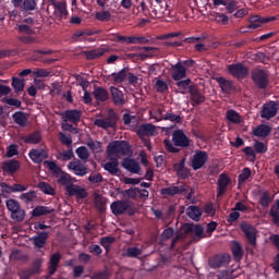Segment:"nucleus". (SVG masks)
Wrapping results in <instances>:
<instances>
[{"label":"nucleus","instance_id":"nucleus-41","mask_svg":"<svg viewBox=\"0 0 279 279\" xmlns=\"http://www.w3.org/2000/svg\"><path fill=\"white\" fill-rule=\"evenodd\" d=\"M226 119L230 123H234L235 125H239L241 123V113L234 109H229L226 112Z\"/></svg>","mask_w":279,"mask_h":279},{"label":"nucleus","instance_id":"nucleus-60","mask_svg":"<svg viewBox=\"0 0 279 279\" xmlns=\"http://www.w3.org/2000/svg\"><path fill=\"white\" fill-rule=\"evenodd\" d=\"M14 156H19V145L13 144L7 148V158H14Z\"/></svg>","mask_w":279,"mask_h":279},{"label":"nucleus","instance_id":"nucleus-47","mask_svg":"<svg viewBox=\"0 0 279 279\" xmlns=\"http://www.w3.org/2000/svg\"><path fill=\"white\" fill-rule=\"evenodd\" d=\"M37 189H39V191H41V193H45V195H56V189H53V186H51V184H49L45 181H40L37 184Z\"/></svg>","mask_w":279,"mask_h":279},{"label":"nucleus","instance_id":"nucleus-49","mask_svg":"<svg viewBox=\"0 0 279 279\" xmlns=\"http://www.w3.org/2000/svg\"><path fill=\"white\" fill-rule=\"evenodd\" d=\"M11 219L14 221H23V219H25V210L21 208V205L19 208L11 211Z\"/></svg>","mask_w":279,"mask_h":279},{"label":"nucleus","instance_id":"nucleus-43","mask_svg":"<svg viewBox=\"0 0 279 279\" xmlns=\"http://www.w3.org/2000/svg\"><path fill=\"white\" fill-rule=\"evenodd\" d=\"M186 215L190 219H193V221H199V219H202V209L197 206H190L186 209Z\"/></svg>","mask_w":279,"mask_h":279},{"label":"nucleus","instance_id":"nucleus-42","mask_svg":"<svg viewBox=\"0 0 279 279\" xmlns=\"http://www.w3.org/2000/svg\"><path fill=\"white\" fill-rule=\"evenodd\" d=\"M11 86L14 89V93L19 95L20 93H23V90H25V80L13 76Z\"/></svg>","mask_w":279,"mask_h":279},{"label":"nucleus","instance_id":"nucleus-37","mask_svg":"<svg viewBox=\"0 0 279 279\" xmlns=\"http://www.w3.org/2000/svg\"><path fill=\"white\" fill-rule=\"evenodd\" d=\"M117 238L112 235L102 236L99 239V244L104 250H106V254H110V250H112V245L116 243Z\"/></svg>","mask_w":279,"mask_h":279},{"label":"nucleus","instance_id":"nucleus-6","mask_svg":"<svg viewBox=\"0 0 279 279\" xmlns=\"http://www.w3.org/2000/svg\"><path fill=\"white\" fill-rule=\"evenodd\" d=\"M172 143L174 147H191V138L182 130H175L172 133Z\"/></svg>","mask_w":279,"mask_h":279},{"label":"nucleus","instance_id":"nucleus-13","mask_svg":"<svg viewBox=\"0 0 279 279\" xmlns=\"http://www.w3.org/2000/svg\"><path fill=\"white\" fill-rule=\"evenodd\" d=\"M53 7V16L57 21H66L69 19V9L65 1H58Z\"/></svg>","mask_w":279,"mask_h":279},{"label":"nucleus","instance_id":"nucleus-40","mask_svg":"<svg viewBox=\"0 0 279 279\" xmlns=\"http://www.w3.org/2000/svg\"><path fill=\"white\" fill-rule=\"evenodd\" d=\"M158 114H160V119L159 121H171V123H180L182 121V117L175 114V113H171V112H167L163 117H162V109H158L157 110Z\"/></svg>","mask_w":279,"mask_h":279},{"label":"nucleus","instance_id":"nucleus-55","mask_svg":"<svg viewBox=\"0 0 279 279\" xmlns=\"http://www.w3.org/2000/svg\"><path fill=\"white\" fill-rule=\"evenodd\" d=\"M76 156H78L81 160H88V158H90V153H88L86 146H80L76 148Z\"/></svg>","mask_w":279,"mask_h":279},{"label":"nucleus","instance_id":"nucleus-28","mask_svg":"<svg viewBox=\"0 0 279 279\" xmlns=\"http://www.w3.org/2000/svg\"><path fill=\"white\" fill-rule=\"evenodd\" d=\"M123 169H126V171H130V173H140L141 172V165L138 161H135L132 158H125L122 161Z\"/></svg>","mask_w":279,"mask_h":279},{"label":"nucleus","instance_id":"nucleus-64","mask_svg":"<svg viewBox=\"0 0 279 279\" xmlns=\"http://www.w3.org/2000/svg\"><path fill=\"white\" fill-rule=\"evenodd\" d=\"M254 149H255L256 154H266L267 146L263 142L255 141Z\"/></svg>","mask_w":279,"mask_h":279},{"label":"nucleus","instance_id":"nucleus-14","mask_svg":"<svg viewBox=\"0 0 279 279\" xmlns=\"http://www.w3.org/2000/svg\"><path fill=\"white\" fill-rule=\"evenodd\" d=\"M109 90L113 106L123 108V106H125V95L121 92V89H119V87L111 86Z\"/></svg>","mask_w":279,"mask_h":279},{"label":"nucleus","instance_id":"nucleus-23","mask_svg":"<svg viewBox=\"0 0 279 279\" xmlns=\"http://www.w3.org/2000/svg\"><path fill=\"white\" fill-rule=\"evenodd\" d=\"M48 239H49V232L47 231L38 232L37 235H34L32 238L34 247H36V250H43V247L47 245Z\"/></svg>","mask_w":279,"mask_h":279},{"label":"nucleus","instance_id":"nucleus-21","mask_svg":"<svg viewBox=\"0 0 279 279\" xmlns=\"http://www.w3.org/2000/svg\"><path fill=\"white\" fill-rule=\"evenodd\" d=\"M241 230L245 234L248 243H251L253 247H256V229L250 223H242Z\"/></svg>","mask_w":279,"mask_h":279},{"label":"nucleus","instance_id":"nucleus-59","mask_svg":"<svg viewBox=\"0 0 279 279\" xmlns=\"http://www.w3.org/2000/svg\"><path fill=\"white\" fill-rule=\"evenodd\" d=\"M5 206L8 208V210H10L11 213H13V210H16V208H19L21 206V203H19V201L10 198L5 201Z\"/></svg>","mask_w":279,"mask_h":279},{"label":"nucleus","instance_id":"nucleus-1","mask_svg":"<svg viewBox=\"0 0 279 279\" xmlns=\"http://www.w3.org/2000/svg\"><path fill=\"white\" fill-rule=\"evenodd\" d=\"M44 165H46L47 169H49L50 173L54 178H57V183L59 184V186H64L65 191H66V187L71 186V184L73 182V177H71V174L64 172L62 170V168H60L59 165L56 163V161L46 160V161H44Z\"/></svg>","mask_w":279,"mask_h":279},{"label":"nucleus","instance_id":"nucleus-12","mask_svg":"<svg viewBox=\"0 0 279 279\" xmlns=\"http://www.w3.org/2000/svg\"><path fill=\"white\" fill-rule=\"evenodd\" d=\"M65 193L69 197H77V199H86V197H88L86 189L77 184H73V182L65 189Z\"/></svg>","mask_w":279,"mask_h":279},{"label":"nucleus","instance_id":"nucleus-25","mask_svg":"<svg viewBox=\"0 0 279 279\" xmlns=\"http://www.w3.org/2000/svg\"><path fill=\"white\" fill-rule=\"evenodd\" d=\"M102 169L108 171L110 175H119V173H121V169H119V159L117 157L110 158V160L102 166Z\"/></svg>","mask_w":279,"mask_h":279},{"label":"nucleus","instance_id":"nucleus-3","mask_svg":"<svg viewBox=\"0 0 279 279\" xmlns=\"http://www.w3.org/2000/svg\"><path fill=\"white\" fill-rule=\"evenodd\" d=\"M130 144L126 141H113L107 146V156H129L130 155Z\"/></svg>","mask_w":279,"mask_h":279},{"label":"nucleus","instance_id":"nucleus-16","mask_svg":"<svg viewBox=\"0 0 279 279\" xmlns=\"http://www.w3.org/2000/svg\"><path fill=\"white\" fill-rule=\"evenodd\" d=\"M230 182H232V179L228 177L226 173H221L218 177V182H217V196L218 197H223L228 191V186H230Z\"/></svg>","mask_w":279,"mask_h":279},{"label":"nucleus","instance_id":"nucleus-32","mask_svg":"<svg viewBox=\"0 0 279 279\" xmlns=\"http://www.w3.org/2000/svg\"><path fill=\"white\" fill-rule=\"evenodd\" d=\"M12 119L20 128H27L28 116L24 111H16L12 114Z\"/></svg>","mask_w":279,"mask_h":279},{"label":"nucleus","instance_id":"nucleus-53","mask_svg":"<svg viewBox=\"0 0 279 279\" xmlns=\"http://www.w3.org/2000/svg\"><path fill=\"white\" fill-rule=\"evenodd\" d=\"M250 178H252V169L244 168L238 177V183L243 184L246 180H250Z\"/></svg>","mask_w":279,"mask_h":279},{"label":"nucleus","instance_id":"nucleus-10","mask_svg":"<svg viewBox=\"0 0 279 279\" xmlns=\"http://www.w3.org/2000/svg\"><path fill=\"white\" fill-rule=\"evenodd\" d=\"M189 69L182 64V61L177 62L171 65L170 75L174 82H180V80H185Z\"/></svg>","mask_w":279,"mask_h":279},{"label":"nucleus","instance_id":"nucleus-22","mask_svg":"<svg viewBox=\"0 0 279 279\" xmlns=\"http://www.w3.org/2000/svg\"><path fill=\"white\" fill-rule=\"evenodd\" d=\"M21 169V161L16 159H9L7 161H3L2 163V171L4 173H8L9 175H14L16 171Z\"/></svg>","mask_w":279,"mask_h":279},{"label":"nucleus","instance_id":"nucleus-8","mask_svg":"<svg viewBox=\"0 0 279 279\" xmlns=\"http://www.w3.org/2000/svg\"><path fill=\"white\" fill-rule=\"evenodd\" d=\"M230 264V255L229 254H217L209 258V267L211 269H219L221 267H226Z\"/></svg>","mask_w":279,"mask_h":279},{"label":"nucleus","instance_id":"nucleus-50","mask_svg":"<svg viewBox=\"0 0 279 279\" xmlns=\"http://www.w3.org/2000/svg\"><path fill=\"white\" fill-rule=\"evenodd\" d=\"M86 145L94 154H99L101 151L102 144L99 141L88 140Z\"/></svg>","mask_w":279,"mask_h":279},{"label":"nucleus","instance_id":"nucleus-58","mask_svg":"<svg viewBox=\"0 0 279 279\" xmlns=\"http://www.w3.org/2000/svg\"><path fill=\"white\" fill-rule=\"evenodd\" d=\"M155 86L158 93H167V90H169V85L167 84V82L160 78L156 81Z\"/></svg>","mask_w":279,"mask_h":279},{"label":"nucleus","instance_id":"nucleus-19","mask_svg":"<svg viewBox=\"0 0 279 279\" xmlns=\"http://www.w3.org/2000/svg\"><path fill=\"white\" fill-rule=\"evenodd\" d=\"M62 119L63 121H69L70 123L77 125V123L82 121V110H77V109L65 110L62 114Z\"/></svg>","mask_w":279,"mask_h":279},{"label":"nucleus","instance_id":"nucleus-20","mask_svg":"<svg viewBox=\"0 0 279 279\" xmlns=\"http://www.w3.org/2000/svg\"><path fill=\"white\" fill-rule=\"evenodd\" d=\"M124 195L126 197H130L131 199H136V197H140V199H148L149 198V191L138 187H131L129 190L124 191Z\"/></svg>","mask_w":279,"mask_h":279},{"label":"nucleus","instance_id":"nucleus-38","mask_svg":"<svg viewBox=\"0 0 279 279\" xmlns=\"http://www.w3.org/2000/svg\"><path fill=\"white\" fill-rule=\"evenodd\" d=\"M41 141L43 133H40V131H35L24 137V143H27L28 145H38V143H41Z\"/></svg>","mask_w":279,"mask_h":279},{"label":"nucleus","instance_id":"nucleus-61","mask_svg":"<svg viewBox=\"0 0 279 279\" xmlns=\"http://www.w3.org/2000/svg\"><path fill=\"white\" fill-rule=\"evenodd\" d=\"M17 32L20 34H26L27 36H32L34 35V31L32 29V27L27 24H21L17 26Z\"/></svg>","mask_w":279,"mask_h":279},{"label":"nucleus","instance_id":"nucleus-30","mask_svg":"<svg viewBox=\"0 0 279 279\" xmlns=\"http://www.w3.org/2000/svg\"><path fill=\"white\" fill-rule=\"evenodd\" d=\"M216 82L219 84L222 93H225L226 95H230V93L234 90V83L230 80L219 76L216 78Z\"/></svg>","mask_w":279,"mask_h":279},{"label":"nucleus","instance_id":"nucleus-31","mask_svg":"<svg viewBox=\"0 0 279 279\" xmlns=\"http://www.w3.org/2000/svg\"><path fill=\"white\" fill-rule=\"evenodd\" d=\"M51 213H56V209L51 208V207H47L44 205H37L32 211H31V216L34 218L37 217H45L47 215H51Z\"/></svg>","mask_w":279,"mask_h":279},{"label":"nucleus","instance_id":"nucleus-48","mask_svg":"<svg viewBox=\"0 0 279 279\" xmlns=\"http://www.w3.org/2000/svg\"><path fill=\"white\" fill-rule=\"evenodd\" d=\"M36 197H38V194L34 190L20 195V199L24 202V204H32V202L36 201Z\"/></svg>","mask_w":279,"mask_h":279},{"label":"nucleus","instance_id":"nucleus-63","mask_svg":"<svg viewBox=\"0 0 279 279\" xmlns=\"http://www.w3.org/2000/svg\"><path fill=\"white\" fill-rule=\"evenodd\" d=\"M34 77H49L51 75V72H49L47 69H35L33 71Z\"/></svg>","mask_w":279,"mask_h":279},{"label":"nucleus","instance_id":"nucleus-46","mask_svg":"<svg viewBox=\"0 0 279 279\" xmlns=\"http://www.w3.org/2000/svg\"><path fill=\"white\" fill-rule=\"evenodd\" d=\"M94 125H96L97 128H101L102 130H108L110 128H114V122L110 118L96 119L94 121Z\"/></svg>","mask_w":279,"mask_h":279},{"label":"nucleus","instance_id":"nucleus-27","mask_svg":"<svg viewBox=\"0 0 279 279\" xmlns=\"http://www.w3.org/2000/svg\"><path fill=\"white\" fill-rule=\"evenodd\" d=\"M185 165H186L185 158L181 159L179 162L173 165V169L177 175L181 178V180H186V178H189L190 175L189 169L184 167Z\"/></svg>","mask_w":279,"mask_h":279},{"label":"nucleus","instance_id":"nucleus-2","mask_svg":"<svg viewBox=\"0 0 279 279\" xmlns=\"http://www.w3.org/2000/svg\"><path fill=\"white\" fill-rule=\"evenodd\" d=\"M251 80L258 90H267V88H269L270 80L269 71L267 70L260 68L253 69L251 71Z\"/></svg>","mask_w":279,"mask_h":279},{"label":"nucleus","instance_id":"nucleus-39","mask_svg":"<svg viewBox=\"0 0 279 279\" xmlns=\"http://www.w3.org/2000/svg\"><path fill=\"white\" fill-rule=\"evenodd\" d=\"M175 85L178 86L177 93H180L181 95L190 93V88L193 86L191 85V78L177 81Z\"/></svg>","mask_w":279,"mask_h":279},{"label":"nucleus","instance_id":"nucleus-51","mask_svg":"<svg viewBox=\"0 0 279 279\" xmlns=\"http://www.w3.org/2000/svg\"><path fill=\"white\" fill-rule=\"evenodd\" d=\"M271 202H274V198H271V194L265 191L259 198L260 206L263 208H269V204H271Z\"/></svg>","mask_w":279,"mask_h":279},{"label":"nucleus","instance_id":"nucleus-4","mask_svg":"<svg viewBox=\"0 0 279 279\" xmlns=\"http://www.w3.org/2000/svg\"><path fill=\"white\" fill-rule=\"evenodd\" d=\"M189 193V185L182 184V185H170L168 187H162L160 190V195L165 199L167 197H175V195H186Z\"/></svg>","mask_w":279,"mask_h":279},{"label":"nucleus","instance_id":"nucleus-26","mask_svg":"<svg viewBox=\"0 0 279 279\" xmlns=\"http://www.w3.org/2000/svg\"><path fill=\"white\" fill-rule=\"evenodd\" d=\"M137 136L143 138V136H156V125L154 124H142L136 131Z\"/></svg>","mask_w":279,"mask_h":279},{"label":"nucleus","instance_id":"nucleus-7","mask_svg":"<svg viewBox=\"0 0 279 279\" xmlns=\"http://www.w3.org/2000/svg\"><path fill=\"white\" fill-rule=\"evenodd\" d=\"M271 21H276V17H263L258 14L250 15L247 19V23H250L246 28L247 29H258V27H263L265 23H271Z\"/></svg>","mask_w":279,"mask_h":279},{"label":"nucleus","instance_id":"nucleus-52","mask_svg":"<svg viewBox=\"0 0 279 279\" xmlns=\"http://www.w3.org/2000/svg\"><path fill=\"white\" fill-rule=\"evenodd\" d=\"M1 101L7 106H13V108H21V106H23V102L17 98L4 97L1 99Z\"/></svg>","mask_w":279,"mask_h":279},{"label":"nucleus","instance_id":"nucleus-15","mask_svg":"<svg viewBox=\"0 0 279 279\" xmlns=\"http://www.w3.org/2000/svg\"><path fill=\"white\" fill-rule=\"evenodd\" d=\"M190 99H191V105L193 108L197 106H202L206 101V96L204 94L199 93V88L197 86L192 85L190 87Z\"/></svg>","mask_w":279,"mask_h":279},{"label":"nucleus","instance_id":"nucleus-29","mask_svg":"<svg viewBox=\"0 0 279 279\" xmlns=\"http://www.w3.org/2000/svg\"><path fill=\"white\" fill-rule=\"evenodd\" d=\"M93 96L95 97L96 101H100L102 104L110 99V94L108 93V89L100 86L94 87Z\"/></svg>","mask_w":279,"mask_h":279},{"label":"nucleus","instance_id":"nucleus-5","mask_svg":"<svg viewBox=\"0 0 279 279\" xmlns=\"http://www.w3.org/2000/svg\"><path fill=\"white\" fill-rule=\"evenodd\" d=\"M227 69L230 75L238 77L239 80H243L250 74V70L243 65V63H232L229 64Z\"/></svg>","mask_w":279,"mask_h":279},{"label":"nucleus","instance_id":"nucleus-57","mask_svg":"<svg viewBox=\"0 0 279 279\" xmlns=\"http://www.w3.org/2000/svg\"><path fill=\"white\" fill-rule=\"evenodd\" d=\"M59 141L62 143V145H66V147H71V145H73V137L62 132L59 133Z\"/></svg>","mask_w":279,"mask_h":279},{"label":"nucleus","instance_id":"nucleus-35","mask_svg":"<svg viewBox=\"0 0 279 279\" xmlns=\"http://www.w3.org/2000/svg\"><path fill=\"white\" fill-rule=\"evenodd\" d=\"M278 114V109L276 108V105H264L262 109V119H274Z\"/></svg>","mask_w":279,"mask_h":279},{"label":"nucleus","instance_id":"nucleus-9","mask_svg":"<svg viewBox=\"0 0 279 279\" xmlns=\"http://www.w3.org/2000/svg\"><path fill=\"white\" fill-rule=\"evenodd\" d=\"M11 3L13 8H19L22 12H34L38 8L36 0H11Z\"/></svg>","mask_w":279,"mask_h":279},{"label":"nucleus","instance_id":"nucleus-45","mask_svg":"<svg viewBox=\"0 0 279 279\" xmlns=\"http://www.w3.org/2000/svg\"><path fill=\"white\" fill-rule=\"evenodd\" d=\"M128 71H130L129 68H123L120 72H113L111 74V77L113 78V82L116 84H123L125 82V77H128Z\"/></svg>","mask_w":279,"mask_h":279},{"label":"nucleus","instance_id":"nucleus-44","mask_svg":"<svg viewBox=\"0 0 279 279\" xmlns=\"http://www.w3.org/2000/svg\"><path fill=\"white\" fill-rule=\"evenodd\" d=\"M231 252L235 260H241L243 258V246L241 243L233 241L231 243Z\"/></svg>","mask_w":279,"mask_h":279},{"label":"nucleus","instance_id":"nucleus-33","mask_svg":"<svg viewBox=\"0 0 279 279\" xmlns=\"http://www.w3.org/2000/svg\"><path fill=\"white\" fill-rule=\"evenodd\" d=\"M107 51L108 49L106 48H97L93 50H85L83 56H85L87 60H97L98 58H101V56H105Z\"/></svg>","mask_w":279,"mask_h":279},{"label":"nucleus","instance_id":"nucleus-24","mask_svg":"<svg viewBox=\"0 0 279 279\" xmlns=\"http://www.w3.org/2000/svg\"><path fill=\"white\" fill-rule=\"evenodd\" d=\"M68 169L73 171L78 178H84L88 173V167L84 166L81 161H71Z\"/></svg>","mask_w":279,"mask_h":279},{"label":"nucleus","instance_id":"nucleus-62","mask_svg":"<svg viewBox=\"0 0 279 279\" xmlns=\"http://www.w3.org/2000/svg\"><path fill=\"white\" fill-rule=\"evenodd\" d=\"M270 217L276 226L279 227V201L277 202V208L270 209Z\"/></svg>","mask_w":279,"mask_h":279},{"label":"nucleus","instance_id":"nucleus-36","mask_svg":"<svg viewBox=\"0 0 279 279\" xmlns=\"http://www.w3.org/2000/svg\"><path fill=\"white\" fill-rule=\"evenodd\" d=\"M60 253H54L50 257L49 266H48V274L49 276H53L56 271H58V265H60Z\"/></svg>","mask_w":279,"mask_h":279},{"label":"nucleus","instance_id":"nucleus-11","mask_svg":"<svg viewBox=\"0 0 279 279\" xmlns=\"http://www.w3.org/2000/svg\"><path fill=\"white\" fill-rule=\"evenodd\" d=\"M28 157L34 165H43V162L49 158V153H47L45 148H33L29 150Z\"/></svg>","mask_w":279,"mask_h":279},{"label":"nucleus","instance_id":"nucleus-34","mask_svg":"<svg viewBox=\"0 0 279 279\" xmlns=\"http://www.w3.org/2000/svg\"><path fill=\"white\" fill-rule=\"evenodd\" d=\"M253 134L258 138H267V136L271 134V126L267 124H259L253 130Z\"/></svg>","mask_w":279,"mask_h":279},{"label":"nucleus","instance_id":"nucleus-18","mask_svg":"<svg viewBox=\"0 0 279 279\" xmlns=\"http://www.w3.org/2000/svg\"><path fill=\"white\" fill-rule=\"evenodd\" d=\"M110 208H111L112 215H114L116 217H119L121 215H124L126 210H130L131 205H130V202L128 201H116L111 203Z\"/></svg>","mask_w":279,"mask_h":279},{"label":"nucleus","instance_id":"nucleus-17","mask_svg":"<svg viewBox=\"0 0 279 279\" xmlns=\"http://www.w3.org/2000/svg\"><path fill=\"white\" fill-rule=\"evenodd\" d=\"M206 162H208V153H206L204 150H199L193 156L192 169L194 171H197V170L202 169V167H204V165H206Z\"/></svg>","mask_w":279,"mask_h":279},{"label":"nucleus","instance_id":"nucleus-56","mask_svg":"<svg viewBox=\"0 0 279 279\" xmlns=\"http://www.w3.org/2000/svg\"><path fill=\"white\" fill-rule=\"evenodd\" d=\"M73 149L61 151L57 155V160H62L63 162H66V160H71L73 158Z\"/></svg>","mask_w":279,"mask_h":279},{"label":"nucleus","instance_id":"nucleus-54","mask_svg":"<svg viewBox=\"0 0 279 279\" xmlns=\"http://www.w3.org/2000/svg\"><path fill=\"white\" fill-rule=\"evenodd\" d=\"M141 254H143V250L136 246H131L126 248L125 256H128V258H138Z\"/></svg>","mask_w":279,"mask_h":279}]
</instances>
